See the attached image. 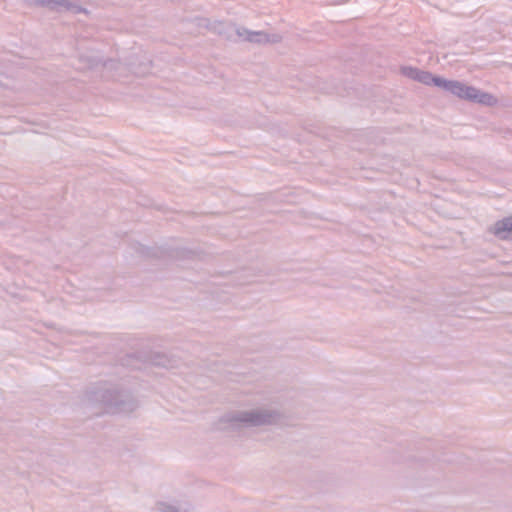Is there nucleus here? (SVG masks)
Segmentation results:
<instances>
[{
  "instance_id": "1",
  "label": "nucleus",
  "mask_w": 512,
  "mask_h": 512,
  "mask_svg": "<svg viewBox=\"0 0 512 512\" xmlns=\"http://www.w3.org/2000/svg\"><path fill=\"white\" fill-rule=\"evenodd\" d=\"M405 73L414 78L417 79L420 82H423L425 84L431 85L434 84L436 86H443L447 91L456 94L457 96H474L473 92L474 90L469 87H465L457 82H447L444 80H441L439 78H434L430 74L426 72H420L416 71L412 68L405 70Z\"/></svg>"
},
{
  "instance_id": "2",
  "label": "nucleus",
  "mask_w": 512,
  "mask_h": 512,
  "mask_svg": "<svg viewBox=\"0 0 512 512\" xmlns=\"http://www.w3.org/2000/svg\"><path fill=\"white\" fill-rule=\"evenodd\" d=\"M492 232L501 239H512V216L496 222Z\"/></svg>"
}]
</instances>
